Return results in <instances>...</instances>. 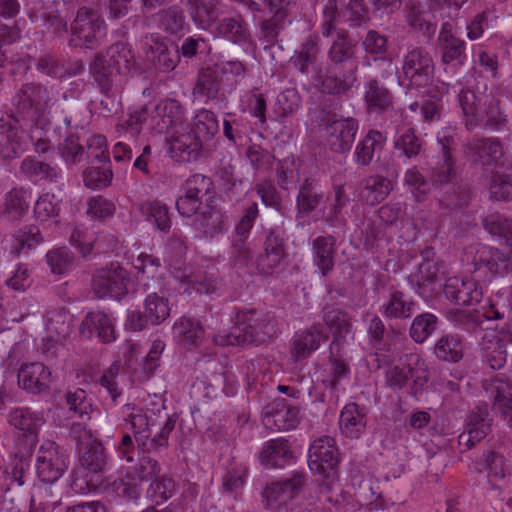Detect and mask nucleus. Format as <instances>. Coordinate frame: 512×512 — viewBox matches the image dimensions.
Listing matches in <instances>:
<instances>
[{"label": "nucleus", "instance_id": "f257e3e1", "mask_svg": "<svg viewBox=\"0 0 512 512\" xmlns=\"http://www.w3.org/2000/svg\"><path fill=\"white\" fill-rule=\"evenodd\" d=\"M327 51V67L321 81L322 91L331 95L347 94L357 81V41L346 29L340 28L332 34Z\"/></svg>", "mask_w": 512, "mask_h": 512}, {"label": "nucleus", "instance_id": "f03ea898", "mask_svg": "<svg viewBox=\"0 0 512 512\" xmlns=\"http://www.w3.org/2000/svg\"><path fill=\"white\" fill-rule=\"evenodd\" d=\"M122 414L124 421L130 425L140 449L153 452L168 446L169 435L175 428V419L167 417L159 431H155L154 420L141 408L127 404L122 407Z\"/></svg>", "mask_w": 512, "mask_h": 512}, {"label": "nucleus", "instance_id": "7ed1b4c3", "mask_svg": "<svg viewBox=\"0 0 512 512\" xmlns=\"http://www.w3.org/2000/svg\"><path fill=\"white\" fill-rule=\"evenodd\" d=\"M57 100L58 91L53 85L24 83L12 98L13 112L17 119L38 123Z\"/></svg>", "mask_w": 512, "mask_h": 512}, {"label": "nucleus", "instance_id": "20e7f679", "mask_svg": "<svg viewBox=\"0 0 512 512\" xmlns=\"http://www.w3.org/2000/svg\"><path fill=\"white\" fill-rule=\"evenodd\" d=\"M458 100L469 129L483 126L500 130L506 123V116L499 109V101L493 96H477L470 89H462L459 92Z\"/></svg>", "mask_w": 512, "mask_h": 512}, {"label": "nucleus", "instance_id": "39448f33", "mask_svg": "<svg viewBox=\"0 0 512 512\" xmlns=\"http://www.w3.org/2000/svg\"><path fill=\"white\" fill-rule=\"evenodd\" d=\"M434 60L423 47H410L403 55L400 85L408 90L428 88L434 78Z\"/></svg>", "mask_w": 512, "mask_h": 512}, {"label": "nucleus", "instance_id": "423d86ee", "mask_svg": "<svg viewBox=\"0 0 512 512\" xmlns=\"http://www.w3.org/2000/svg\"><path fill=\"white\" fill-rule=\"evenodd\" d=\"M74 46L96 49L106 36L105 21L99 13L87 7H81L71 25Z\"/></svg>", "mask_w": 512, "mask_h": 512}, {"label": "nucleus", "instance_id": "0eeeda50", "mask_svg": "<svg viewBox=\"0 0 512 512\" xmlns=\"http://www.w3.org/2000/svg\"><path fill=\"white\" fill-rule=\"evenodd\" d=\"M264 233L263 251L256 258V267L261 274L272 275L285 267L288 255L285 230L274 226Z\"/></svg>", "mask_w": 512, "mask_h": 512}, {"label": "nucleus", "instance_id": "6e6552de", "mask_svg": "<svg viewBox=\"0 0 512 512\" xmlns=\"http://www.w3.org/2000/svg\"><path fill=\"white\" fill-rule=\"evenodd\" d=\"M143 311H129L125 326L131 331H141L147 325H159L170 315L169 301L166 297L153 292L144 299Z\"/></svg>", "mask_w": 512, "mask_h": 512}, {"label": "nucleus", "instance_id": "1a4fd4ad", "mask_svg": "<svg viewBox=\"0 0 512 512\" xmlns=\"http://www.w3.org/2000/svg\"><path fill=\"white\" fill-rule=\"evenodd\" d=\"M128 282L127 271L119 264L112 263L110 266L94 271L91 287L97 298L120 299L127 293Z\"/></svg>", "mask_w": 512, "mask_h": 512}, {"label": "nucleus", "instance_id": "9d476101", "mask_svg": "<svg viewBox=\"0 0 512 512\" xmlns=\"http://www.w3.org/2000/svg\"><path fill=\"white\" fill-rule=\"evenodd\" d=\"M68 467L67 456L52 441L44 442L36 454V474L47 484L55 483Z\"/></svg>", "mask_w": 512, "mask_h": 512}, {"label": "nucleus", "instance_id": "9b49d317", "mask_svg": "<svg viewBox=\"0 0 512 512\" xmlns=\"http://www.w3.org/2000/svg\"><path fill=\"white\" fill-rule=\"evenodd\" d=\"M455 164L448 165L442 161L433 168L431 180L433 184L442 186L444 194L439 197V204L443 208L453 209L464 205L467 202L468 193L455 183Z\"/></svg>", "mask_w": 512, "mask_h": 512}, {"label": "nucleus", "instance_id": "f8f14e48", "mask_svg": "<svg viewBox=\"0 0 512 512\" xmlns=\"http://www.w3.org/2000/svg\"><path fill=\"white\" fill-rule=\"evenodd\" d=\"M339 463V453L334 438L324 436L314 440L308 451V466L311 471L329 479Z\"/></svg>", "mask_w": 512, "mask_h": 512}, {"label": "nucleus", "instance_id": "ddd939ff", "mask_svg": "<svg viewBox=\"0 0 512 512\" xmlns=\"http://www.w3.org/2000/svg\"><path fill=\"white\" fill-rule=\"evenodd\" d=\"M325 193L318 179L309 176L304 178L298 187L296 196V216L298 226L304 227L307 218L324 201Z\"/></svg>", "mask_w": 512, "mask_h": 512}, {"label": "nucleus", "instance_id": "4468645a", "mask_svg": "<svg viewBox=\"0 0 512 512\" xmlns=\"http://www.w3.org/2000/svg\"><path fill=\"white\" fill-rule=\"evenodd\" d=\"M236 318L241 324L244 335L242 339L246 344L259 345L275 333L271 319L267 314H261L251 309L239 312Z\"/></svg>", "mask_w": 512, "mask_h": 512}, {"label": "nucleus", "instance_id": "2eb2a0df", "mask_svg": "<svg viewBox=\"0 0 512 512\" xmlns=\"http://www.w3.org/2000/svg\"><path fill=\"white\" fill-rule=\"evenodd\" d=\"M510 342L511 332L488 330L480 342L483 362L494 370L503 368L507 361V345Z\"/></svg>", "mask_w": 512, "mask_h": 512}, {"label": "nucleus", "instance_id": "dca6fc26", "mask_svg": "<svg viewBox=\"0 0 512 512\" xmlns=\"http://www.w3.org/2000/svg\"><path fill=\"white\" fill-rule=\"evenodd\" d=\"M492 418L488 405L483 404L472 410L466 419L464 432L458 437L459 445L471 449L474 445L484 439L491 431Z\"/></svg>", "mask_w": 512, "mask_h": 512}, {"label": "nucleus", "instance_id": "f3484780", "mask_svg": "<svg viewBox=\"0 0 512 512\" xmlns=\"http://www.w3.org/2000/svg\"><path fill=\"white\" fill-rule=\"evenodd\" d=\"M300 420V410L285 399L279 398L269 403L263 410V423L269 429H294Z\"/></svg>", "mask_w": 512, "mask_h": 512}, {"label": "nucleus", "instance_id": "a211bd4d", "mask_svg": "<svg viewBox=\"0 0 512 512\" xmlns=\"http://www.w3.org/2000/svg\"><path fill=\"white\" fill-rule=\"evenodd\" d=\"M469 254L472 256L471 262L475 271L482 267L493 274L512 270V257L497 248L478 244L470 247Z\"/></svg>", "mask_w": 512, "mask_h": 512}, {"label": "nucleus", "instance_id": "6ab92c4d", "mask_svg": "<svg viewBox=\"0 0 512 512\" xmlns=\"http://www.w3.org/2000/svg\"><path fill=\"white\" fill-rule=\"evenodd\" d=\"M326 143L335 153L348 152L358 131V122L353 118L333 120L325 127Z\"/></svg>", "mask_w": 512, "mask_h": 512}, {"label": "nucleus", "instance_id": "aec40b11", "mask_svg": "<svg viewBox=\"0 0 512 512\" xmlns=\"http://www.w3.org/2000/svg\"><path fill=\"white\" fill-rule=\"evenodd\" d=\"M434 249L425 248L422 253V261L418 265V270L413 276L416 280L418 293L423 295L429 290L434 292V285L439 283L445 275V265L443 262L434 259Z\"/></svg>", "mask_w": 512, "mask_h": 512}, {"label": "nucleus", "instance_id": "412c9836", "mask_svg": "<svg viewBox=\"0 0 512 512\" xmlns=\"http://www.w3.org/2000/svg\"><path fill=\"white\" fill-rule=\"evenodd\" d=\"M443 292L448 300L463 306L477 304L483 297L482 287L476 281L458 277L447 279Z\"/></svg>", "mask_w": 512, "mask_h": 512}, {"label": "nucleus", "instance_id": "4be33fe9", "mask_svg": "<svg viewBox=\"0 0 512 512\" xmlns=\"http://www.w3.org/2000/svg\"><path fill=\"white\" fill-rule=\"evenodd\" d=\"M328 339L321 324H313L310 328L297 331L290 344V353L294 361L306 359L316 351L321 342Z\"/></svg>", "mask_w": 512, "mask_h": 512}, {"label": "nucleus", "instance_id": "5701e85b", "mask_svg": "<svg viewBox=\"0 0 512 512\" xmlns=\"http://www.w3.org/2000/svg\"><path fill=\"white\" fill-rule=\"evenodd\" d=\"M19 174L34 184H56L62 180V169L57 164L41 161L35 156H26L21 161Z\"/></svg>", "mask_w": 512, "mask_h": 512}, {"label": "nucleus", "instance_id": "b1692460", "mask_svg": "<svg viewBox=\"0 0 512 512\" xmlns=\"http://www.w3.org/2000/svg\"><path fill=\"white\" fill-rule=\"evenodd\" d=\"M464 151L470 160L482 166L494 165L503 156V147L497 138L473 137Z\"/></svg>", "mask_w": 512, "mask_h": 512}, {"label": "nucleus", "instance_id": "393cba45", "mask_svg": "<svg viewBox=\"0 0 512 512\" xmlns=\"http://www.w3.org/2000/svg\"><path fill=\"white\" fill-rule=\"evenodd\" d=\"M305 483L302 473L295 472L290 478L270 484L266 487L264 495L270 507L286 505L301 491Z\"/></svg>", "mask_w": 512, "mask_h": 512}, {"label": "nucleus", "instance_id": "a878e982", "mask_svg": "<svg viewBox=\"0 0 512 512\" xmlns=\"http://www.w3.org/2000/svg\"><path fill=\"white\" fill-rule=\"evenodd\" d=\"M90 73L105 95L113 94L120 86L121 73L119 67H115L107 61L104 53H98L90 64Z\"/></svg>", "mask_w": 512, "mask_h": 512}, {"label": "nucleus", "instance_id": "bb28decb", "mask_svg": "<svg viewBox=\"0 0 512 512\" xmlns=\"http://www.w3.org/2000/svg\"><path fill=\"white\" fill-rule=\"evenodd\" d=\"M322 319L333 337L330 344V353L333 355L335 350H340L346 337L352 333V318L340 308H330L324 311Z\"/></svg>", "mask_w": 512, "mask_h": 512}, {"label": "nucleus", "instance_id": "cd10ccee", "mask_svg": "<svg viewBox=\"0 0 512 512\" xmlns=\"http://www.w3.org/2000/svg\"><path fill=\"white\" fill-rule=\"evenodd\" d=\"M219 130V124L216 115L206 109L200 110L194 117L192 132L194 134L195 143L192 148L190 145L183 148L189 158L193 155L196 158L198 155V148L202 143L210 141Z\"/></svg>", "mask_w": 512, "mask_h": 512}, {"label": "nucleus", "instance_id": "c85d7f7f", "mask_svg": "<svg viewBox=\"0 0 512 512\" xmlns=\"http://www.w3.org/2000/svg\"><path fill=\"white\" fill-rule=\"evenodd\" d=\"M149 39L151 59L155 69L163 73L173 71L180 62L178 46L169 43L158 35L152 34Z\"/></svg>", "mask_w": 512, "mask_h": 512}, {"label": "nucleus", "instance_id": "c756f323", "mask_svg": "<svg viewBox=\"0 0 512 512\" xmlns=\"http://www.w3.org/2000/svg\"><path fill=\"white\" fill-rule=\"evenodd\" d=\"M417 303L405 292L391 288L379 311L386 319L406 320L416 312Z\"/></svg>", "mask_w": 512, "mask_h": 512}, {"label": "nucleus", "instance_id": "7c9ffc66", "mask_svg": "<svg viewBox=\"0 0 512 512\" xmlns=\"http://www.w3.org/2000/svg\"><path fill=\"white\" fill-rule=\"evenodd\" d=\"M81 333L89 338L95 336L103 343L115 340L114 321L110 315L102 311L89 312L83 319Z\"/></svg>", "mask_w": 512, "mask_h": 512}, {"label": "nucleus", "instance_id": "2f4dec72", "mask_svg": "<svg viewBox=\"0 0 512 512\" xmlns=\"http://www.w3.org/2000/svg\"><path fill=\"white\" fill-rule=\"evenodd\" d=\"M476 469L479 473H486L487 489L491 490L500 489L498 482L509 473L505 457L494 450L483 452L481 459L476 462Z\"/></svg>", "mask_w": 512, "mask_h": 512}, {"label": "nucleus", "instance_id": "473e14b6", "mask_svg": "<svg viewBox=\"0 0 512 512\" xmlns=\"http://www.w3.org/2000/svg\"><path fill=\"white\" fill-rule=\"evenodd\" d=\"M51 372L40 362L23 364L18 371V383L26 391L38 394L50 384Z\"/></svg>", "mask_w": 512, "mask_h": 512}, {"label": "nucleus", "instance_id": "72a5a7b5", "mask_svg": "<svg viewBox=\"0 0 512 512\" xmlns=\"http://www.w3.org/2000/svg\"><path fill=\"white\" fill-rule=\"evenodd\" d=\"M29 139L24 130L10 123L0 124V156L10 159L28 149Z\"/></svg>", "mask_w": 512, "mask_h": 512}, {"label": "nucleus", "instance_id": "f704fd0d", "mask_svg": "<svg viewBox=\"0 0 512 512\" xmlns=\"http://www.w3.org/2000/svg\"><path fill=\"white\" fill-rule=\"evenodd\" d=\"M367 425V411L356 403L346 404L339 417L341 433L350 439H358Z\"/></svg>", "mask_w": 512, "mask_h": 512}, {"label": "nucleus", "instance_id": "c9c22d12", "mask_svg": "<svg viewBox=\"0 0 512 512\" xmlns=\"http://www.w3.org/2000/svg\"><path fill=\"white\" fill-rule=\"evenodd\" d=\"M215 35L237 45L248 44L252 40L249 25L242 15L221 19L215 28Z\"/></svg>", "mask_w": 512, "mask_h": 512}, {"label": "nucleus", "instance_id": "e433bc0d", "mask_svg": "<svg viewBox=\"0 0 512 512\" xmlns=\"http://www.w3.org/2000/svg\"><path fill=\"white\" fill-rule=\"evenodd\" d=\"M79 463L92 477H99L108 468V456L105 447L98 440L79 447Z\"/></svg>", "mask_w": 512, "mask_h": 512}, {"label": "nucleus", "instance_id": "4c0bfd02", "mask_svg": "<svg viewBox=\"0 0 512 512\" xmlns=\"http://www.w3.org/2000/svg\"><path fill=\"white\" fill-rule=\"evenodd\" d=\"M386 135L378 130L371 129L361 139L353 154L354 161L358 166H369L374 157H379L386 143Z\"/></svg>", "mask_w": 512, "mask_h": 512}, {"label": "nucleus", "instance_id": "58836bf2", "mask_svg": "<svg viewBox=\"0 0 512 512\" xmlns=\"http://www.w3.org/2000/svg\"><path fill=\"white\" fill-rule=\"evenodd\" d=\"M192 226L203 235L213 237L227 230V217L211 204H205L193 218Z\"/></svg>", "mask_w": 512, "mask_h": 512}, {"label": "nucleus", "instance_id": "ea45409f", "mask_svg": "<svg viewBox=\"0 0 512 512\" xmlns=\"http://www.w3.org/2000/svg\"><path fill=\"white\" fill-rule=\"evenodd\" d=\"M313 263L322 276L328 275L334 268L337 253L336 238L332 235L318 236L312 242Z\"/></svg>", "mask_w": 512, "mask_h": 512}, {"label": "nucleus", "instance_id": "a19ab883", "mask_svg": "<svg viewBox=\"0 0 512 512\" xmlns=\"http://www.w3.org/2000/svg\"><path fill=\"white\" fill-rule=\"evenodd\" d=\"M189 12L195 25L209 30L222 14L221 0H188Z\"/></svg>", "mask_w": 512, "mask_h": 512}, {"label": "nucleus", "instance_id": "79ce46f5", "mask_svg": "<svg viewBox=\"0 0 512 512\" xmlns=\"http://www.w3.org/2000/svg\"><path fill=\"white\" fill-rule=\"evenodd\" d=\"M423 143L414 129L408 128L395 137L393 141L394 155L403 164H408L420 155Z\"/></svg>", "mask_w": 512, "mask_h": 512}, {"label": "nucleus", "instance_id": "37998d69", "mask_svg": "<svg viewBox=\"0 0 512 512\" xmlns=\"http://www.w3.org/2000/svg\"><path fill=\"white\" fill-rule=\"evenodd\" d=\"M447 90L448 84L445 82H442L441 87H436L435 89L428 88L426 93L430 95L432 99L413 102L409 105L410 110L416 112L419 109L424 123L430 124L438 121L440 119V99Z\"/></svg>", "mask_w": 512, "mask_h": 512}, {"label": "nucleus", "instance_id": "c03bdc74", "mask_svg": "<svg viewBox=\"0 0 512 512\" xmlns=\"http://www.w3.org/2000/svg\"><path fill=\"white\" fill-rule=\"evenodd\" d=\"M7 421L25 435L31 436H35L44 423L40 413L25 407L12 408L7 414Z\"/></svg>", "mask_w": 512, "mask_h": 512}, {"label": "nucleus", "instance_id": "a18cd8bd", "mask_svg": "<svg viewBox=\"0 0 512 512\" xmlns=\"http://www.w3.org/2000/svg\"><path fill=\"white\" fill-rule=\"evenodd\" d=\"M364 100L371 112H382L392 107V93L376 78L365 84Z\"/></svg>", "mask_w": 512, "mask_h": 512}, {"label": "nucleus", "instance_id": "49530a36", "mask_svg": "<svg viewBox=\"0 0 512 512\" xmlns=\"http://www.w3.org/2000/svg\"><path fill=\"white\" fill-rule=\"evenodd\" d=\"M292 458L289 443L283 438L268 441L260 455L261 462L270 468L282 467Z\"/></svg>", "mask_w": 512, "mask_h": 512}, {"label": "nucleus", "instance_id": "de8ad7c7", "mask_svg": "<svg viewBox=\"0 0 512 512\" xmlns=\"http://www.w3.org/2000/svg\"><path fill=\"white\" fill-rule=\"evenodd\" d=\"M463 338L455 333L441 336L434 345V354L441 360L457 363L463 358Z\"/></svg>", "mask_w": 512, "mask_h": 512}, {"label": "nucleus", "instance_id": "09e8293b", "mask_svg": "<svg viewBox=\"0 0 512 512\" xmlns=\"http://www.w3.org/2000/svg\"><path fill=\"white\" fill-rule=\"evenodd\" d=\"M392 190V182L381 175H372L363 181L360 197L369 205L379 204Z\"/></svg>", "mask_w": 512, "mask_h": 512}, {"label": "nucleus", "instance_id": "8fccbe9b", "mask_svg": "<svg viewBox=\"0 0 512 512\" xmlns=\"http://www.w3.org/2000/svg\"><path fill=\"white\" fill-rule=\"evenodd\" d=\"M140 212L145 220L163 233H168L171 228L169 208L160 201H147L140 205Z\"/></svg>", "mask_w": 512, "mask_h": 512}, {"label": "nucleus", "instance_id": "3c124183", "mask_svg": "<svg viewBox=\"0 0 512 512\" xmlns=\"http://www.w3.org/2000/svg\"><path fill=\"white\" fill-rule=\"evenodd\" d=\"M485 392L493 400L495 408L512 402V383L504 374H498L484 382Z\"/></svg>", "mask_w": 512, "mask_h": 512}, {"label": "nucleus", "instance_id": "603ef678", "mask_svg": "<svg viewBox=\"0 0 512 512\" xmlns=\"http://www.w3.org/2000/svg\"><path fill=\"white\" fill-rule=\"evenodd\" d=\"M174 332L189 346H198L205 336V329L198 319L183 316L173 325Z\"/></svg>", "mask_w": 512, "mask_h": 512}, {"label": "nucleus", "instance_id": "864d4df0", "mask_svg": "<svg viewBox=\"0 0 512 512\" xmlns=\"http://www.w3.org/2000/svg\"><path fill=\"white\" fill-rule=\"evenodd\" d=\"M182 192L189 193L203 205L210 204L214 198V184L210 177L194 174L185 181Z\"/></svg>", "mask_w": 512, "mask_h": 512}, {"label": "nucleus", "instance_id": "5fc2aeb1", "mask_svg": "<svg viewBox=\"0 0 512 512\" xmlns=\"http://www.w3.org/2000/svg\"><path fill=\"white\" fill-rule=\"evenodd\" d=\"M406 21L413 30L421 33L427 39H431L437 29V24L431 20V14L425 11L421 5L413 4L408 8Z\"/></svg>", "mask_w": 512, "mask_h": 512}, {"label": "nucleus", "instance_id": "6e6d98bb", "mask_svg": "<svg viewBox=\"0 0 512 512\" xmlns=\"http://www.w3.org/2000/svg\"><path fill=\"white\" fill-rule=\"evenodd\" d=\"M10 252L19 255L24 249L31 250L43 241L38 227L29 225L18 230L10 239Z\"/></svg>", "mask_w": 512, "mask_h": 512}, {"label": "nucleus", "instance_id": "4d7b16f0", "mask_svg": "<svg viewBox=\"0 0 512 512\" xmlns=\"http://www.w3.org/2000/svg\"><path fill=\"white\" fill-rule=\"evenodd\" d=\"M405 363H407L409 380L413 384V394L416 396L429 380L428 367L424 359L417 353L406 354Z\"/></svg>", "mask_w": 512, "mask_h": 512}, {"label": "nucleus", "instance_id": "13d9d810", "mask_svg": "<svg viewBox=\"0 0 512 512\" xmlns=\"http://www.w3.org/2000/svg\"><path fill=\"white\" fill-rule=\"evenodd\" d=\"M438 317L430 312L417 315L410 325L409 335L415 343L422 344L437 329Z\"/></svg>", "mask_w": 512, "mask_h": 512}, {"label": "nucleus", "instance_id": "bf43d9fd", "mask_svg": "<svg viewBox=\"0 0 512 512\" xmlns=\"http://www.w3.org/2000/svg\"><path fill=\"white\" fill-rule=\"evenodd\" d=\"M104 55L107 57V61H110L115 67H119L121 75L128 74L135 67V56L124 43H114L107 49Z\"/></svg>", "mask_w": 512, "mask_h": 512}, {"label": "nucleus", "instance_id": "052dcab7", "mask_svg": "<svg viewBox=\"0 0 512 512\" xmlns=\"http://www.w3.org/2000/svg\"><path fill=\"white\" fill-rule=\"evenodd\" d=\"M269 18L259 22L260 36L259 39L267 45H274L278 42L280 33L286 27L287 14L281 12H270Z\"/></svg>", "mask_w": 512, "mask_h": 512}, {"label": "nucleus", "instance_id": "680f3d73", "mask_svg": "<svg viewBox=\"0 0 512 512\" xmlns=\"http://www.w3.org/2000/svg\"><path fill=\"white\" fill-rule=\"evenodd\" d=\"M155 17L159 28L168 34L176 35L184 30L185 16L178 6L162 9Z\"/></svg>", "mask_w": 512, "mask_h": 512}, {"label": "nucleus", "instance_id": "e2e57ef3", "mask_svg": "<svg viewBox=\"0 0 512 512\" xmlns=\"http://www.w3.org/2000/svg\"><path fill=\"white\" fill-rule=\"evenodd\" d=\"M221 88L219 71L206 68L199 72L194 93L211 100L217 97Z\"/></svg>", "mask_w": 512, "mask_h": 512}, {"label": "nucleus", "instance_id": "0e129e2a", "mask_svg": "<svg viewBox=\"0 0 512 512\" xmlns=\"http://www.w3.org/2000/svg\"><path fill=\"white\" fill-rule=\"evenodd\" d=\"M57 151L66 165H78L85 160V147L80 144L79 137L70 134L57 146Z\"/></svg>", "mask_w": 512, "mask_h": 512}, {"label": "nucleus", "instance_id": "69168bd1", "mask_svg": "<svg viewBox=\"0 0 512 512\" xmlns=\"http://www.w3.org/2000/svg\"><path fill=\"white\" fill-rule=\"evenodd\" d=\"M438 155L448 165L456 164L455 153L457 151V133L452 128H442L436 135Z\"/></svg>", "mask_w": 512, "mask_h": 512}, {"label": "nucleus", "instance_id": "338daca9", "mask_svg": "<svg viewBox=\"0 0 512 512\" xmlns=\"http://www.w3.org/2000/svg\"><path fill=\"white\" fill-rule=\"evenodd\" d=\"M66 404L69 411L83 421L89 420L94 411L92 399L88 397L85 390L80 388L66 394Z\"/></svg>", "mask_w": 512, "mask_h": 512}, {"label": "nucleus", "instance_id": "774afa93", "mask_svg": "<svg viewBox=\"0 0 512 512\" xmlns=\"http://www.w3.org/2000/svg\"><path fill=\"white\" fill-rule=\"evenodd\" d=\"M46 260L53 274L63 275L72 270L75 258L67 247H60L50 250Z\"/></svg>", "mask_w": 512, "mask_h": 512}]
</instances>
